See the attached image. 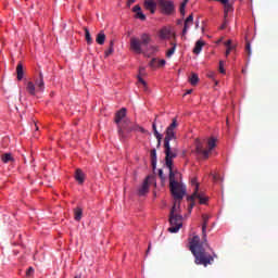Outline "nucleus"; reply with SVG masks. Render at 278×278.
Segmentation results:
<instances>
[{"mask_svg":"<svg viewBox=\"0 0 278 278\" xmlns=\"http://www.w3.org/2000/svg\"><path fill=\"white\" fill-rule=\"evenodd\" d=\"M177 118H173L172 124L166 128L164 149H165V166H167L169 173L173 170V160L177 157L179 148L177 147V136L175 129H177Z\"/></svg>","mask_w":278,"mask_h":278,"instance_id":"f257e3e1","label":"nucleus"},{"mask_svg":"<svg viewBox=\"0 0 278 278\" xmlns=\"http://www.w3.org/2000/svg\"><path fill=\"white\" fill-rule=\"evenodd\" d=\"M189 249L195 257L194 262L198 266H211V264H214V257H216V254H210L207 251H205V247H207V241L203 239L202 235V242L201 238L199 236H194L191 241L189 242Z\"/></svg>","mask_w":278,"mask_h":278,"instance_id":"f03ea898","label":"nucleus"},{"mask_svg":"<svg viewBox=\"0 0 278 278\" xmlns=\"http://www.w3.org/2000/svg\"><path fill=\"white\" fill-rule=\"evenodd\" d=\"M127 116V109L123 108L115 114V123L118 127V136L121 140H125L127 138V134H131V131H141L144 134V128L134 124Z\"/></svg>","mask_w":278,"mask_h":278,"instance_id":"7ed1b4c3","label":"nucleus"},{"mask_svg":"<svg viewBox=\"0 0 278 278\" xmlns=\"http://www.w3.org/2000/svg\"><path fill=\"white\" fill-rule=\"evenodd\" d=\"M169 190L172 197H174V201H181L186 197V187L184 184L177 181L175 172L173 170L169 172Z\"/></svg>","mask_w":278,"mask_h":278,"instance_id":"20e7f679","label":"nucleus"},{"mask_svg":"<svg viewBox=\"0 0 278 278\" xmlns=\"http://www.w3.org/2000/svg\"><path fill=\"white\" fill-rule=\"evenodd\" d=\"M151 42V35L143 33L140 36V39L132 37L130 39V49L135 53H142V47H149V43Z\"/></svg>","mask_w":278,"mask_h":278,"instance_id":"39448f33","label":"nucleus"},{"mask_svg":"<svg viewBox=\"0 0 278 278\" xmlns=\"http://www.w3.org/2000/svg\"><path fill=\"white\" fill-rule=\"evenodd\" d=\"M195 153L197 155H200L203 157V160H207L210 157V153H212V150L216 147V139L210 138L207 141L208 149L205 150L203 142L200 139H195Z\"/></svg>","mask_w":278,"mask_h":278,"instance_id":"423d86ee","label":"nucleus"},{"mask_svg":"<svg viewBox=\"0 0 278 278\" xmlns=\"http://www.w3.org/2000/svg\"><path fill=\"white\" fill-rule=\"evenodd\" d=\"M169 233H177L184 227V217L181 215H169Z\"/></svg>","mask_w":278,"mask_h":278,"instance_id":"0eeeda50","label":"nucleus"},{"mask_svg":"<svg viewBox=\"0 0 278 278\" xmlns=\"http://www.w3.org/2000/svg\"><path fill=\"white\" fill-rule=\"evenodd\" d=\"M157 5L162 14H165V16H170L172 14H175V3H173V1L157 0Z\"/></svg>","mask_w":278,"mask_h":278,"instance_id":"6e6552de","label":"nucleus"},{"mask_svg":"<svg viewBox=\"0 0 278 278\" xmlns=\"http://www.w3.org/2000/svg\"><path fill=\"white\" fill-rule=\"evenodd\" d=\"M192 185L195 186L194 192L188 198V201H194V199H198L201 205H205V203H207V197H205V193L199 192V184L197 182V179H192Z\"/></svg>","mask_w":278,"mask_h":278,"instance_id":"1a4fd4ad","label":"nucleus"},{"mask_svg":"<svg viewBox=\"0 0 278 278\" xmlns=\"http://www.w3.org/2000/svg\"><path fill=\"white\" fill-rule=\"evenodd\" d=\"M151 181H153V177L148 176L142 185L138 189V195L139 197H144L146 194L149 193V187L151 186Z\"/></svg>","mask_w":278,"mask_h":278,"instance_id":"9d476101","label":"nucleus"},{"mask_svg":"<svg viewBox=\"0 0 278 278\" xmlns=\"http://www.w3.org/2000/svg\"><path fill=\"white\" fill-rule=\"evenodd\" d=\"M143 8L150 12V14H155L157 10V2L155 0H144Z\"/></svg>","mask_w":278,"mask_h":278,"instance_id":"9b49d317","label":"nucleus"},{"mask_svg":"<svg viewBox=\"0 0 278 278\" xmlns=\"http://www.w3.org/2000/svg\"><path fill=\"white\" fill-rule=\"evenodd\" d=\"M193 22H194V16L192 14H190L185 21V25H184V29H182L184 40H186V35L188 34V29H190V25H192Z\"/></svg>","mask_w":278,"mask_h":278,"instance_id":"f8f14e48","label":"nucleus"},{"mask_svg":"<svg viewBox=\"0 0 278 278\" xmlns=\"http://www.w3.org/2000/svg\"><path fill=\"white\" fill-rule=\"evenodd\" d=\"M37 92H45V76L42 72L39 73V77L35 80Z\"/></svg>","mask_w":278,"mask_h":278,"instance_id":"ddd939ff","label":"nucleus"},{"mask_svg":"<svg viewBox=\"0 0 278 278\" xmlns=\"http://www.w3.org/2000/svg\"><path fill=\"white\" fill-rule=\"evenodd\" d=\"M220 3L224 5V18H227V16H229V12H233V5L229 0H220Z\"/></svg>","mask_w":278,"mask_h":278,"instance_id":"4468645a","label":"nucleus"},{"mask_svg":"<svg viewBox=\"0 0 278 278\" xmlns=\"http://www.w3.org/2000/svg\"><path fill=\"white\" fill-rule=\"evenodd\" d=\"M202 219H203V224H202V236H203V240L204 242H207V223L210 220V215H202Z\"/></svg>","mask_w":278,"mask_h":278,"instance_id":"2eb2a0df","label":"nucleus"},{"mask_svg":"<svg viewBox=\"0 0 278 278\" xmlns=\"http://www.w3.org/2000/svg\"><path fill=\"white\" fill-rule=\"evenodd\" d=\"M132 12L136 13V18H139V21H147V15H144V13H142V9L140 8V5H135L132 8Z\"/></svg>","mask_w":278,"mask_h":278,"instance_id":"dca6fc26","label":"nucleus"},{"mask_svg":"<svg viewBox=\"0 0 278 278\" xmlns=\"http://www.w3.org/2000/svg\"><path fill=\"white\" fill-rule=\"evenodd\" d=\"M150 157H151L152 168H153V170H155V168L157 166V151L155 149H152L150 151Z\"/></svg>","mask_w":278,"mask_h":278,"instance_id":"f3484780","label":"nucleus"},{"mask_svg":"<svg viewBox=\"0 0 278 278\" xmlns=\"http://www.w3.org/2000/svg\"><path fill=\"white\" fill-rule=\"evenodd\" d=\"M75 179L78 184L81 185L86 180V174H84V172L81 169H76Z\"/></svg>","mask_w":278,"mask_h":278,"instance_id":"a211bd4d","label":"nucleus"},{"mask_svg":"<svg viewBox=\"0 0 278 278\" xmlns=\"http://www.w3.org/2000/svg\"><path fill=\"white\" fill-rule=\"evenodd\" d=\"M26 90L31 94V97H36V92H38L36 85L33 81L27 83Z\"/></svg>","mask_w":278,"mask_h":278,"instance_id":"6ab92c4d","label":"nucleus"},{"mask_svg":"<svg viewBox=\"0 0 278 278\" xmlns=\"http://www.w3.org/2000/svg\"><path fill=\"white\" fill-rule=\"evenodd\" d=\"M180 207H181V200H175L169 215H179L177 212H179Z\"/></svg>","mask_w":278,"mask_h":278,"instance_id":"aec40b11","label":"nucleus"},{"mask_svg":"<svg viewBox=\"0 0 278 278\" xmlns=\"http://www.w3.org/2000/svg\"><path fill=\"white\" fill-rule=\"evenodd\" d=\"M205 42L201 41V40H198L195 42V46L193 48V53L195 55H199V53H201V51H203V47H204Z\"/></svg>","mask_w":278,"mask_h":278,"instance_id":"412c9836","label":"nucleus"},{"mask_svg":"<svg viewBox=\"0 0 278 278\" xmlns=\"http://www.w3.org/2000/svg\"><path fill=\"white\" fill-rule=\"evenodd\" d=\"M152 129H153L154 136L157 140V147H160L162 144V134H160L157 131V125H155V123L152 124Z\"/></svg>","mask_w":278,"mask_h":278,"instance_id":"4be33fe9","label":"nucleus"},{"mask_svg":"<svg viewBox=\"0 0 278 278\" xmlns=\"http://www.w3.org/2000/svg\"><path fill=\"white\" fill-rule=\"evenodd\" d=\"M1 161L3 164H10V162H14V156H12V153H4L1 155Z\"/></svg>","mask_w":278,"mask_h":278,"instance_id":"5701e85b","label":"nucleus"},{"mask_svg":"<svg viewBox=\"0 0 278 278\" xmlns=\"http://www.w3.org/2000/svg\"><path fill=\"white\" fill-rule=\"evenodd\" d=\"M96 42L98 45H105V33L103 30H101L97 37H96Z\"/></svg>","mask_w":278,"mask_h":278,"instance_id":"b1692460","label":"nucleus"},{"mask_svg":"<svg viewBox=\"0 0 278 278\" xmlns=\"http://www.w3.org/2000/svg\"><path fill=\"white\" fill-rule=\"evenodd\" d=\"M84 215V211L81 210V207H76L74 210V218L75 220L79 222L81 220V216Z\"/></svg>","mask_w":278,"mask_h":278,"instance_id":"393cba45","label":"nucleus"},{"mask_svg":"<svg viewBox=\"0 0 278 278\" xmlns=\"http://www.w3.org/2000/svg\"><path fill=\"white\" fill-rule=\"evenodd\" d=\"M16 75H17L18 81H21V79H23V75H24L23 63H18L17 64V66H16Z\"/></svg>","mask_w":278,"mask_h":278,"instance_id":"a878e982","label":"nucleus"},{"mask_svg":"<svg viewBox=\"0 0 278 278\" xmlns=\"http://www.w3.org/2000/svg\"><path fill=\"white\" fill-rule=\"evenodd\" d=\"M189 84H191V86H197L199 84V75L192 73L189 77Z\"/></svg>","mask_w":278,"mask_h":278,"instance_id":"bb28decb","label":"nucleus"},{"mask_svg":"<svg viewBox=\"0 0 278 278\" xmlns=\"http://www.w3.org/2000/svg\"><path fill=\"white\" fill-rule=\"evenodd\" d=\"M85 40L87 45H92V36L90 35V30L85 28Z\"/></svg>","mask_w":278,"mask_h":278,"instance_id":"cd10ccee","label":"nucleus"},{"mask_svg":"<svg viewBox=\"0 0 278 278\" xmlns=\"http://www.w3.org/2000/svg\"><path fill=\"white\" fill-rule=\"evenodd\" d=\"M188 1L190 0H184L180 4L179 12L182 16H186V5H188Z\"/></svg>","mask_w":278,"mask_h":278,"instance_id":"c85d7f7f","label":"nucleus"},{"mask_svg":"<svg viewBox=\"0 0 278 278\" xmlns=\"http://www.w3.org/2000/svg\"><path fill=\"white\" fill-rule=\"evenodd\" d=\"M172 46L173 47L169 50H167V52H166V58H170L175 54V51L177 49V43L172 42Z\"/></svg>","mask_w":278,"mask_h":278,"instance_id":"c756f323","label":"nucleus"},{"mask_svg":"<svg viewBox=\"0 0 278 278\" xmlns=\"http://www.w3.org/2000/svg\"><path fill=\"white\" fill-rule=\"evenodd\" d=\"M160 36L161 38L166 39L168 38V36H170V30H168L167 28H163L160 31Z\"/></svg>","mask_w":278,"mask_h":278,"instance_id":"7c9ffc66","label":"nucleus"},{"mask_svg":"<svg viewBox=\"0 0 278 278\" xmlns=\"http://www.w3.org/2000/svg\"><path fill=\"white\" fill-rule=\"evenodd\" d=\"M157 59H152L151 61H150V63H149V66L151 67V68H157Z\"/></svg>","mask_w":278,"mask_h":278,"instance_id":"2f4dec72","label":"nucleus"},{"mask_svg":"<svg viewBox=\"0 0 278 278\" xmlns=\"http://www.w3.org/2000/svg\"><path fill=\"white\" fill-rule=\"evenodd\" d=\"M114 53V48H110L104 52L105 58H110Z\"/></svg>","mask_w":278,"mask_h":278,"instance_id":"473e14b6","label":"nucleus"},{"mask_svg":"<svg viewBox=\"0 0 278 278\" xmlns=\"http://www.w3.org/2000/svg\"><path fill=\"white\" fill-rule=\"evenodd\" d=\"M166 65V60H159L157 64H156V68H160L162 66Z\"/></svg>","mask_w":278,"mask_h":278,"instance_id":"72a5a7b5","label":"nucleus"},{"mask_svg":"<svg viewBox=\"0 0 278 278\" xmlns=\"http://www.w3.org/2000/svg\"><path fill=\"white\" fill-rule=\"evenodd\" d=\"M219 73L225 74V62H219Z\"/></svg>","mask_w":278,"mask_h":278,"instance_id":"f704fd0d","label":"nucleus"},{"mask_svg":"<svg viewBox=\"0 0 278 278\" xmlns=\"http://www.w3.org/2000/svg\"><path fill=\"white\" fill-rule=\"evenodd\" d=\"M34 275V267H29L27 270H26V277H31Z\"/></svg>","mask_w":278,"mask_h":278,"instance_id":"c9c22d12","label":"nucleus"},{"mask_svg":"<svg viewBox=\"0 0 278 278\" xmlns=\"http://www.w3.org/2000/svg\"><path fill=\"white\" fill-rule=\"evenodd\" d=\"M138 81L139 84H142L143 88H147V81H144L141 76H138Z\"/></svg>","mask_w":278,"mask_h":278,"instance_id":"e433bc0d","label":"nucleus"},{"mask_svg":"<svg viewBox=\"0 0 278 278\" xmlns=\"http://www.w3.org/2000/svg\"><path fill=\"white\" fill-rule=\"evenodd\" d=\"M227 17H224V23L222 24V26L219 27V29H226L227 28Z\"/></svg>","mask_w":278,"mask_h":278,"instance_id":"4c0bfd02","label":"nucleus"},{"mask_svg":"<svg viewBox=\"0 0 278 278\" xmlns=\"http://www.w3.org/2000/svg\"><path fill=\"white\" fill-rule=\"evenodd\" d=\"M245 51H247L248 55H251V43H249V42L247 43Z\"/></svg>","mask_w":278,"mask_h":278,"instance_id":"58836bf2","label":"nucleus"},{"mask_svg":"<svg viewBox=\"0 0 278 278\" xmlns=\"http://www.w3.org/2000/svg\"><path fill=\"white\" fill-rule=\"evenodd\" d=\"M231 51H233V47H228L226 50V58L231 53Z\"/></svg>","mask_w":278,"mask_h":278,"instance_id":"ea45409f","label":"nucleus"},{"mask_svg":"<svg viewBox=\"0 0 278 278\" xmlns=\"http://www.w3.org/2000/svg\"><path fill=\"white\" fill-rule=\"evenodd\" d=\"M159 177L160 179H164V170L159 169Z\"/></svg>","mask_w":278,"mask_h":278,"instance_id":"a19ab883","label":"nucleus"},{"mask_svg":"<svg viewBox=\"0 0 278 278\" xmlns=\"http://www.w3.org/2000/svg\"><path fill=\"white\" fill-rule=\"evenodd\" d=\"M225 46H226L227 48L233 47V46L231 45V40L226 41V42H225Z\"/></svg>","mask_w":278,"mask_h":278,"instance_id":"79ce46f5","label":"nucleus"},{"mask_svg":"<svg viewBox=\"0 0 278 278\" xmlns=\"http://www.w3.org/2000/svg\"><path fill=\"white\" fill-rule=\"evenodd\" d=\"M131 3H136V0H128L127 2L128 8L131 5Z\"/></svg>","mask_w":278,"mask_h":278,"instance_id":"37998d69","label":"nucleus"},{"mask_svg":"<svg viewBox=\"0 0 278 278\" xmlns=\"http://www.w3.org/2000/svg\"><path fill=\"white\" fill-rule=\"evenodd\" d=\"M110 48L114 49V40L110 41Z\"/></svg>","mask_w":278,"mask_h":278,"instance_id":"c03bdc74","label":"nucleus"},{"mask_svg":"<svg viewBox=\"0 0 278 278\" xmlns=\"http://www.w3.org/2000/svg\"><path fill=\"white\" fill-rule=\"evenodd\" d=\"M192 207H194V203H191L190 206H189V212L192 211Z\"/></svg>","mask_w":278,"mask_h":278,"instance_id":"a18cd8bd","label":"nucleus"},{"mask_svg":"<svg viewBox=\"0 0 278 278\" xmlns=\"http://www.w3.org/2000/svg\"><path fill=\"white\" fill-rule=\"evenodd\" d=\"M185 94H192V89L187 90Z\"/></svg>","mask_w":278,"mask_h":278,"instance_id":"49530a36","label":"nucleus"},{"mask_svg":"<svg viewBox=\"0 0 278 278\" xmlns=\"http://www.w3.org/2000/svg\"><path fill=\"white\" fill-rule=\"evenodd\" d=\"M144 71V67H140L139 73L142 75V72Z\"/></svg>","mask_w":278,"mask_h":278,"instance_id":"de8ad7c7","label":"nucleus"},{"mask_svg":"<svg viewBox=\"0 0 278 278\" xmlns=\"http://www.w3.org/2000/svg\"><path fill=\"white\" fill-rule=\"evenodd\" d=\"M149 251H151V244L148 247L147 254H149Z\"/></svg>","mask_w":278,"mask_h":278,"instance_id":"09e8293b","label":"nucleus"},{"mask_svg":"<svg viewBox=\"0 0 278 278\" xmlns=\"http://www.w3.org/2000/svg\"><path fill=\"white\" fill-rule=\"evenodd\" d=\"M74 278H81V275H77V276H75Z\"/></svg>","mask_w":278,"mask_h":278,"instance_id":"8fccbe9b","label":"nucleus"},{"mask_svg":"<svg viewBox=\"0 0 278 278\" xmlns=\"http://www.w3.org/2000/svg\"><path fill=\"white\" fill-rule=\"evenodd\" d=\"M242 73H247V71L242 70Z\"/></svg>","mask_w":278,"mask_h":278,"instance_id":"3c124183","label":"nucleus"}]
</instances>
